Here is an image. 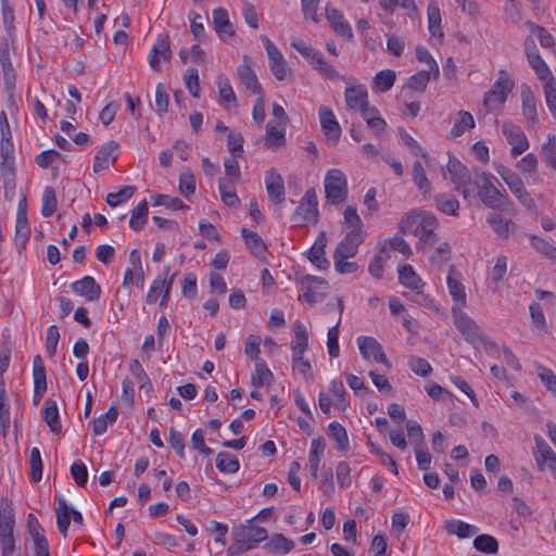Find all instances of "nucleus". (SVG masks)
Listing matches in <instances>:
<instances>
[{
    "instance_id": "nucleus-1",
    "label": "nucleus",
    "mask_w": 556,
    "mask_h": 556,
    "mask_svg": "<svg viewBox=\"0 0 556 556\" xmlns=\"http://www.w3.org/2000/svg\"><path fill=\"white\" fill-rule=\"evenodd\" d=\"M475 178L477 195L485 206L511 216L517 214L514 203L496 188L497 178L495 176L483 170H476Z\"/></svg>"
},
{
    "instance_id": "nucleus-2",
    "label": "nucleus",
    "mask_w": 556,
    "mask_h": 556,
    "mask_svg": "<svg viewBox=\"0 0 556 556\" xmlns=\"http://www.w3.org/2000/svg\"><path fill=\"white\" fill-rule=\"evenodd\" d=\"M454 325L463 334L464 339L472 345L484 344L489 350L497 351V345L488 340L476 321L468 316L459 306L452 307Z\"/></svg>"
},
{
    "instance_id": "nucleus-3",
    "label": "nucleus",
    "mask_w": 556,
    "mask_h": 556,
    "mask_svg": "<svg viewBox=\"0 0 556 556\" xmlns=\"http://www.w3.org/2000/svg\"><path fill=\"white\" fill-rule=\"evenodd\" d=\"M515 87L514 79L510 78L508 73L505 70H501L498 72V77L493 84L492 88L484 93L483 97V106L486 112L501 110L508 94L513 91Z\"/></svg>"
},
{
    "instance_id": "nucleus-4",
    "label": "nucleus",
    "mask_w": 556,
    "mask_h": 556,
    "mask_svg": "<svg viewBox=\"0 0 556 556\" xmlns=\"http://www.w3.org/2000/svg\"><path fill=\"white\" fill-rule=\"evenodd\" d=\"M267 539V531L262 527L242 526L235 532V543L227 549L228 556H238L254 548Z\"/></svg>"
},
{
    "instance_id": "nucleus-5",
    "label": "nucleus",
    "mask_w": 556,
    "mask_h": 556,
    "mask_svg": "<svg viewBox=\"0 0 556 556\" xmlns=\"http://www.w3.org/2000/svg\"><path fill=\"white\" fill-rule=\"evenodd\" d=\"M15 519L13 508L9 502H2L0 506V548L1 556H13L15 539L13 535Z\"/></svg>"
},
{
    "instance_id": "nucleus-6",
    "label": "nucleus",
    "mask_w": 556,
    "mask_h": 556,
    "mask_svg": "<svg viewBox=\"0 0 556 556\" xmlns=\"http://www.w3.org/2000/svg\"><path fill=\"white\" fill-rule=\"evenodd\" d=\"M498 175L508 186L511 193L517 198L519 203L528 211L535 212L536 203L529 191L526 189L522 179L509 168L501 166L497 168Z\"/></svg>"
},
{
    "instance_id": "nucleus-7",
    "label": "nucleus",
    "mask_w": 556,
    "mask_h": 556,
    "mask_svg": "<svg viewBox=\"0 0 556 556\" xmlns=\"http://www.w3.org/2000/svg\"><path fill=\"white\" fill-rule=\"evenodd\" d=\"M325 192L327 200L332 204H341L348 198V182L344 174L337 168L327 172L325 177Z\"/></svg>"
},
{
    "instance_id": "nucleus-8",
    "label": "nucleus",
    "mask_w": 556,
    "mask_h": 556,
    "mask_svg": "<svg viewBox=\"0 0 556 556\" xmlns=\"http://www.w3.org/2000/svg\"><path fill=\"white\" fill-rule=\"evenodd\" d=\"M292 220L298 225L316 224L318 220L317 197L313 188L307 189L296 207Z\"/></svg>"
},
{
    "instance_id": "nucleus-9",
    "label": "nucleus",
    "mask_w": 556,
    "mask_h": 556,
    "mask_svg": "<svg viewBox=\"0 0 556 556\" xmlns=\"http://www.w3.org/2000/svg\"><path fill=\"white\" fill-rule=\"evenodd\" d=\"M328 290L326 280L315 276H305L302 279V295L299 300H304L309 304H315L323 300Z\"/></svg>"
},
{
    "instance_id": "nucleus-10",
    "label": "nucleus",
    "mask_w": 556,
    "mask_h": 556,
    "mask_svg": "<svg viewBox=\"0 0 556 556\" xmlns=\"http://www.w3.org/2000/svg\"><path fill=\"white\" fill-rule=\"evenodd\" d=\"M56 523L59 531L65 538L71 523V518L73 519L75 525L83 526V515L73 507H70L65 498L60 496L56 498Z\"/></svg>"
},
{
    "instance_id": "nucleus-11",
    "label": "nucleus",
    "mask_w": 556,
    "mask_h": 556,
    "mask_svg": "<svg viewBox=\"0 0 556 556\" xmlns=\"http://www.w3.org/2000/svg\"><path fill=\"white\" fill-rule=\"evenodd\" d=\"M503 134L511 146V155L518 156L529 148V141L521 128L511 122H504L502 125Z\"/></svg>"
},
{
    "instance_id": "nucleus-12",
    "label": "nucleus",
    "mask_w": 556,
    "mask_h": 556,
    "mask_svg": "<svg viewBox=\"0 0 556 556\" xmlns=\"http://www.w3.org/2000/svg\"><path fill=\"white\" fill-rule=\"evenodd\" d=\"M525 50L529 65L535 72L538 78L541 81L546 83L549 81L551 78H555L545 61L539 54L536 46L533 40L526 41Z\"/></svg>"
},
{
    "instance_id": "nucleus-13",
    "label": "nucleus",
    "mask_w": 556,
    "mask_h": 556,
    "mask_svg": "<svg viewBox=\"0 0 556 556\" xmlns=\"http://www.w3.org/2000/svg\"><path fill=\"white\" fill-rule=\"evenodd\" d=\"M118 148V143L113 140L103 144L94 155L93 173L99 174L109 169L110 165H114L117 161Z\"/></svg>"
},
{
    "instance_id": "nucleus-14",
    "label": "nucleus",
    "mask_w": 556,
    "mask_h": 556,
    "mask_svg": "<svg viewBox=\"0 0 556 556\" xmlns=\"http://www.w3.org/2000/svg\"><path fill=\"white\" fill-rule=\"evenodd\" d=\"M358 349L365 359H374L390 367V363L382 351L380 343L372 337H359L357 339Z\"/></svg>"
},
{
    "instance_id": "nucleus-15",
    "label": "nucleus",
    "mask_w": 556,
    "mask_h": 556,
    "mask_svg": "<svg viewBox=\"0 0 556 556\" xmlns=\"http://www.w3.org/2000/svg\"><path fill=\"white\" fill-rule=\"evenodd\" d=\"M237 75L240 83L252 93L261 94L263 92L262 86L257 80L256 74L253 70V61L244 55L243 62L237 68Z\"/></svg>"
},
{
    "instance_id": "nucleus-16",
    "label": "nucleus",
    "mask_w": 556,
    "mask_h": 556,
    "mask_svg": "<svg viewBox=\"0 0 556 556\" xmlns=\"http://www.w3.org/2000/svg\"><path fill=\"white\" fill-rule=\"evenodd\" d=\"M536 451L534 458L540 470H544L545 466L552 471L556 467V454L553 452L546 441L539 434L534 435Z\"/></svg>"
},
{
    "instance_id": "nucleus-17",
    "label": "nucleus",
    "mask_w": 556,
    "mask_h": 556,
    "mask_svg": "<svg viewBox=\"0 0 556 556\" xmlns=\"http://www.w3.org/2000/svg\"><path fill=\"white\" fill-rule=\"evenodd\" d=\"M363 242L362 231H349L339 242L333 258H351L356 255L359 244Z\"/></svg>"
},
{
    "instance_id": "nucleus-18",
    "label": "nucleus",
    "mask_w": 556,
    "mask_h": 556,
    "mask_svg": "<svg viewBox=\"0 0 556 556\" xmlns=\"http://www.w3.org/2000/svg\"><path fill=\"white\" fill-rule=\"evenodd\" d=\"M438 227V220L432 214H424L416 227L415 235L420 242L427 245H433L438 241L434 230Z\"/></svg>"
},
{
    "instance_id": "nucleus-19",
    "label": "nucleus",
    "mask_w": 556,
    "mask_h": 556,
    "mask_svg": "<svg viewBox=\"0 0 556 556\" xmlns=\"http://www.w3.org/2000/svg\"><path fill=\"white\" fill-rule=\"evenodd\" d=\"M265 186L268 198L275 204H280L285 201L286 191L285 184L281 175L275 169H270L265 176Z\"/></svg>"
},
{
    "instance_id": "nucleus-20",
    "label": "nucleus",
    "mask_w": 556,
    "mask_h": 556,
    "mask_svg": "<svg viewBox=\"0 0 556 556\" xmlns=\"http://www.w3.org/2000/svg\"><path fill=\"white\" fill-rule=\"evenodd\" d=\"M0 167L1 172L5 176H11L13 174V164H14V156H13V143L11 141V131L8 129L5 131L2 128V138L0 142Z\"/></svg>"
},
{
    "instance_id": "nucleus-21",
    "label": "nucleus",
    "mask_w": 556,
    "mask_h": 556,
    "mask_svg": "<svg viewBox=\"0 0 556 556\" xmlns=\"http://www.w3.org/2000/svg\"><path fill=\"white\" fill-rule=\"evenodd\" d=\"M521 108L522 115L528 123L534 125L538 123V110L536 99L531 90V87L527 84H522L520 87Z\"/></svg>"
},
{
    "instance_id": "nucleus-22",
    "label": "nucleus",
    "mask_w": 556,
    "mask_h": 556,
    "mask_svg": "<svg viewBox=\"0 0 556 556\" xmlns=\"http://www.w3.org/2000/svg\"><path fill=\"white\" fill-rule=\"evenodd\" d=\"M71 287L75 294L86 296L88 301H96L101 295V287L91 276H85L83 279L73 282Z\"/></svg>"
},
{
    "instance_id": "nucleus-23",
    "label": "nucleus",
    "mask_w": 556,
    "mask_h": 556,
    "mask_svg": "<svg viewBox=\"0 0 556 556\" xmlns=\"http://www.w3.org/2000/svg\"><path fill=\"white\" fill-rule=\"evenodd\" d=\"M486 222L501 239H507L517 228V225L510 219H504L498 213L490 212Z\"/></svg>"
},
{
    "instance_id": "nucleus-24",
    "label": "nucleus",
    "mask_w": 556,
    "mask_h": 556,
    "mask_svg": "<svg viewBox=\"0 0 556 556\" xmlns=\"http://www.w3.org/2000/svg\"><path fill=\"white\" fill-rule=\"evenodd\" d=\"M447 287L451 296L455 302L459 303V307H463L466 305V292L465 287L462 283V275L459 271H457L454 266L450 267L448 275H447Z\"/></svg>"
},
{
    "instance_id": "nucleus-25",
    "label": "nucleus",
    "mask_w": 556,
    "mask_h": 556,
    "mask_svg": "<svg viewBox=\"0 0 556 556\" xmlns=\"http://www.w3.org/2000/svg\"><path fill=\"white\" fill-rule=\"evenodd\" d=\"M319 119L326 136L337 141L340 138L341 128L332 111L327 106H320Z\"/></svg>"
},
{
    "instance_id": "nucleus-26",
    "label": "nucleus",
    "mask_w": 556,
    "mask_h": 556,
    "mask_svg": "<svg viewBox=\"0 0 556 556\" xmlns=\"http://www.w3.org/2000/svg\"><path fill=\"white\" fill-rule=\"evenodd\" d=\"M293 331L294 341L291 344L292 358H301V355H303L308 348L307 328L303 323L296 320L293 325Z\"/></svg>"
},
{
    "instance_id": "nucleus-27",
    "label": "nucleus",
    "mask_w": 556,
    "mask_h": 556,
    "mask_svg": "<svg viewBox=\"0 0 556 556\" xmlns=\"http://www.w3.org/2000/svg\"><path fill=\"white\" fill-rule=\"evenodd\" d=\"M172 51L168 36H160L149 59L150 66L155 71H160V58L164 61H168Z\"/></svg>"
},
{
    "instance_id": "nucleus-28",
    "label": "nucleus",
    "mask_w": 556,
    "mask_h": 556,
    "mask_svg": "<svg viewBox=\"0 0 556 556\" xmlns=\"http://www.w3.org/2000/svg\"><path fill=\"white\" fill-rule=\"evenodd\" d=\"M345 102L349 109H361L368 102V92L365 86H346L345 88Z\"/></svg>"
},
{
    "instance_id": "nucleus-29",
    "label": "nucleus",
    "mask_w": 556,
    "mask_h": 556,
    "mask_svg": "<svg viewBox=\"0 0 556 556\" xmlns=\"http://www.w3.org/2000/svg\"><path fill=\"white\" fill-rule=\"evenodd\" d=\"M326 236L321 232L309 251V261L319 269H326L329 262L325 257Z\"/></svg>"
},
{
    "instance_id": "nucleus-30",
    "label": "nucleus",
    "mask_w": 556,
    "mask_h": 556,
    "mask_svg": "<svg viewBox=\"0 0 556 556\" xmlns=\"http://www.w3.org/2000/svg\"><path fill=\"white\" fill-rule=\"evenodd\" d=\"M43 419L50 428V431L60 434L62 425L60 421L59 409L54 401L47 400L42 407Z\"/></svg>"
},
{
    "instance_id": "nucleus-31",
    "label": "nucleus",
    "mask_w": 556,
    "mask_h": 556,
    "mask_svg": "<svg viewBox=\"0 0 556 556\" xmlns=\"http://www.w3.org/2000/svg\"><path fill=\"white\" fill-rule=\"evenodd\" d=\"M399 279L401 283L418 294L424 287L421 278L416 274L412 265L405 264L399 268Z\"/></svg>"
},
{
    "instance_id": "nucleus-32",
    "label": "nucleus",
    "mask_w": 556,
    "mask_h": 556,
    "mask_svg": "<svg viewBox=\"0 0 556 556\" xmlns=\"http://www.w3.org/2000/svg\"><path fill=\"white\" fill-rule=\"evenodd\" d=\"M325 447H326V443L321 437L312 440L309 455H308V463H309L311 475L314 479L317 478L319 463H320L321 456L324 455Z\"/></svg>"
},
{
    "instance_id": "nucleus-33",
    "label": "nucleus",
    "mask_w": 556,
    "mask_h": 556,
    "mask_svg": "<svg viewBox=\"0 0 556 556\" xmlns=\"http://www.w3.org/2000/svg\"><path fill=\"white\" fill-rule=\"evenodd\" d=\"M241 235L251 253L256 257H263L266 252V245L263 239L256 232L247 228L241 229Z\"/></svg>"
},
{
    "instance_id": "nucleus-34",
    "label": "nucleus",
    "mask_w": 556,
    "mask_h": 556,
    "mask_svg": "<svg viewBox=\"0 0 556 556\" xmlns=\"http://www.w3.org/2000/svg\"><path fill=\"white\" fill-rule=\"evenodd\" d=\"M328 435L336 442L339 451H348L350 448L349 437L345 428L338 421H332L328 426Z\"/></svg>"
},
{
    "instance_id": "nucleus-35",
    "label": "nucleus",
    "mask_w": 556,
    "mask_h": 556,
    "mask_svg": "<svg viewBox=\"0 0 556 556\" xmlns=\"http://www.w3.org/2000/svg\"><path fill=\"white\" fill-rule=\"evenodd\" d=\"M327 17L338 35L346 39H351L353 37L351 26L344 21L343 15L338 10H327Z\"/></svg>"
},
{
    "instance_id": "nucleus-36",
    "label": "nucleus",
    "mask_w": 556,
    "mask_h": 556,
    "mask_svg": "<svg viewBox=\"0 0 556 556\" xmlns=\"http://www.w3.org/2000/svg\"><path fill=\"white\" fill-rule=\"evenodd\" d=\"M428 28L432 36L442 38L444 36L441 28V11L435 1L429 3L427 9Z\"/></svg>"
},
{
    "instance_id": "nucleus-37",
    "label": "nucleus",
    "mask_w": 556,
    "mask_h": 556,
    "mask_svg": "<svg viewBox=\"0 0 556 556\" xmlns=\"http://www.w3.org/2000/svg\"><path fill=\"white\" fill-rule=\"evenodd\" d=\"M213 24L218 35H235L232 24L230 23L228 13L225 9L218 8L213 11Z\"/></svg>"
},
{
    "instance_id": "nucleus-38",
    "label": "nucleus",
    "mask_w": 556,
    "mask_h": 556,
    "mask_svg": "<svg viewBox=\"0 0 556 556\" xmlns=\"http://www.w3.org/2000/svg\"><path fill=\"white\" fill-rule=\"evenodd\" d=\"M267 58L273 75L276 77V79L283 80L287 77L288 68L281 52L277 48L273 52L267 53Z\"/></svg>"
},
{
    "instance_id": "nucleus-39",
    "label": "nucleus",
    "mask_w": 556,
    "mask_h": 556,
    "mask_svg": "<svg viewBox=\"0 0 556 556\" xmlns=\"http://www.w3.org/2000/svg\"><path fill=\"white\" fill-rule=\"evenodd\" d=\"M475 127V119L471 113L467 111H459L457 119L450 131L452 138H457L464 135L467 129Z\"/></svg>"
},
{
    "instance_id": "nucleus-40",
    "label": "nucleus",
    "mask_w": 556,
    "mask_h": 556,
    "mask_svg": "<svg viewBox=\"0 0 556 556\" xmlns=\"http://www.w3.org/2000/svg\"><path fill=\"white\" fill-rule=\"evenodd\" d=\"M445 530L448 534H455L459 539L469 538L478 532V528L460 520H450L445 523Z\"/></svg>"
},
{
    "instance_id": "nucleus-41",
    "label": "nucleus",
    "mask_w": 556,
    "mask_h": 556,
    "mask_svg": "<svg viewBox=\"0 0 556 556\" xmlns=\"http://www.w3.org/2000/svg\"><path fill=\"white\" fill-rule=\"evenodd\" d=\"M147 219H148V202H147V200L143 199L131 211L129 226L132 230L139 231L147 224Z\"/></svg>"
},
{
    "instance_id": "nucleus-42",
    "label": "nucleus",
    "mask_w": 556,
    "mask_h": 556,
    "mask_svg": "<svg viewBox=\"0 0 556 556\" xmlns=\"http://www.w3.org/2000/svg\"><path fill=\"white\" fill-rule=\"evenodd\" d=\"M329 391L334 397L333 405L341 412H345L349 407V401L346 400V391L343 382L339 379H333L330 382Z\"/></svg>"
},
{
    "instance_id": "nucleus-43",
    "label": "nucleus",
    "mask_w": 556,
    "mask_h": 556,
    "mask_svg": "<svg viewBox=\"0 0 556 556\" xmlns=\"http://www.w3.org/2000/svg\"><path fill=\"white\" fill-rule=\"evenodd\" d=\"M10 428L9 399L5 393L4 383L0 381V431L3 437Z\"/></svg>"
},
{
    "instance_id": "nucleus-44",
    "label": "nucleus",
    "mask_w": 556,
    "mask_h": 556,
    "mask_svg": "<svg viewBox=\"0 0 556 556\" xmlns=\"http://www.w3.org/2000/svg\"><path fill=\"white\" fill-rule=\"evenodd\" d=\"M216 467L222 472L235 473L239 470L240 464L235 455L228 452H220L216 457Z\"/></svg>"
},
{
    "instance_id": "nucleus-45",
    "label": "nucleus",
    "mask_w": 556,
    "mask_h": 556,
    "mask_svg": "<svg viewBox=\"0 0 556 556\" xmlns=\"http://www.w3.org/2000/svg\"><path fill=\"white\" fill-rule=\"evenodd\" d=\"M446 169L455 187L459 182H464V178H466V175L469 173L468 168L465 165H463L456 157L451 155L446 164Z\"/></svg>"
},
{
    "instance_id": "nucleus-46",
    "label": "nucleus",
    "mask_w": 556,
    "mask_h": 556,
    "mask_svg": "<svg viewBox=\"0 0 556 556\" xmlns=\"http://www.w3.org/2000/svg\"><path fill=\"white\" fill-rule=\"evenodd\" d=\"M265 143L270 149L285 144V129L274 126L270 122L266 125Z\"/></svg>"
},
{
    "instance_id": "nucleus-47",
    "label": "nucleus",
    "mask_w": 556,
    "mask_h": 556,
    "mask_svg": "<svg viewBox=\"0 0 556 556\" xmlns=\"http://www.w3.org/2000/svg\"><path fill=\"white\" fill-rule=\"evenodd\" d=\"M437 208L447 215L456 216L459 210V202L457 199L446 194H438L434 198Z\"/></svg>"
},
{
    "instance_id": "nucleus-48",
    "label": "nucleus",
    "mask_w": 556,
    "mask_h": 556,
    "mask_svg": "<svg viewBox=\"0 0 556 556\" xmlns=\"http://www.w3.org/2000/svg\"><path fill=\"white\" fill-rule=\"evenodd\" d=\"M251 380L254 387H262L270 383L273 380V372L266 366L264 361H257L255 363V370Z\"/></svg>"
},
{
    "instance_id": "nucleus-49",
    "label": "nucleus",
    "mask_w": 556,
    "mask_h": 556,
    "mask_svg": "<svg viewBox=\"0 0 556 556\" xmlns=\"http://www.w3.org/2000/svg\"><path fill=\"white\" fill-rule=\"evenodd\" d=\"M396 75L392 70H383L376 74L374 78V88L380 92L390 90L395 81Z\"/></svg>"
},
{
    "instance_id": "nucleus-50",
    "label": "nucleus",
    "mask_w": 556,
    "mask_h": 556,
    "mask_svg": "<svg viewBox=\"0 0 556 556\" xmlns=\"http://www.w3.org/2000/svg\"><path fill=\"white\" fill-rule=\"evenodd\" d=\"M34 388L47 390V377L43 361L40 355H36L33 362Z\"/></svg>"
},
{
    "instance_id": "nucleus-51",
    "label": "nucleus",
    "mask_w": 556,
    "mask_h": 556,
    "mask_svg": "<svg viewBox=\"0 0 556 556\" xmlns=\"http://www.w3.org/2000/svg\"><path fill=\"white\" fill-rule=\"evenodd\" d=\"M473 546L477 551L486 554H496L498 551V543L496 539L489 534H480L473 540Z\"/></svg>"
},
{
    "instance_id": "nucleus-52",
    "label": "nucleus",
    "mask_w": 556,
    "mask_h": 556,
    "mask_svg": "<svg viewBox=\"0 0 556 556\" xmlns=\"http://www.w3.org/2000/svg\"><path fill=\"white\" fill-rule=\"evenodd\" d=\"M16 235L23 239H26L29 235L25 197L21 200L18 204V211L16 216Z\"/></svg>"
},
{
    "instance_id": "nucleus-53",
    "label": "nucleus",
    "mask_w": 556,
    "mask_h": 556,
    "mask_svg": "<svg viewBox=\"0 0 556 556\" xmlns=\"http://www.w3.org/2000/svg\"><path fill=\"white\" fill-rule=\"evenodd\" d=\"M264 548L269 551H278L289 553L294 548L292 540L286 538L283 534H274L269 542L264 545Z\"/></svg>"
},
{
    "instance_id": "nucleus-54",
    "label": "nucleus",
    "mask_w": 556,
    "mask_h": 556,
    "mask_svg": "<svg viewBox=\"0 0 556 556\" xmlns=\"http://www.w3.org/2000/svg\"><path fill=\"white\" fill-rule=\"evenodd\" d=\"M312 67L327 79L334 80L341 78L345 80V77L341 76L340 73L325 60L323 54L313 63Z\"/></svg>"
},
{
    "instance_id": "nucleus-55",
    "label": "nucleus",
    "mask_w": 556,
    "mask_h": 556,
    "mask_svg": "<svg viewBox=\"0 0 556 556\" xmlns=\"http://www.w3.org/2000/svg\"><path fill=\"white\" fill-rule=\"evenodd\" d=\"M507 274V257L500 255L496 257L495 264L490 271V280L496 288L503 281Z\"/></svg>"
},
{
    "instance_id": "nucleus-56",
    "label": "nucleus",
    "mask_w": 556,
    "mask_h": 556,
    "mask_svg": "<svg viewBox=\"0 0 556 556\" xmlns=\"http://www.w3.org/2000/svg\"><path fill=\"white\" fill-rule=\"evenodd\" d=\"M413 180L421 192L425 194L430 192L431 184L428 180L424 166L419 161H416L413 165Z\"/></svg>"
},
{
    "instance_id": "nucleus-57",
    "label": "nucleus",
    "mask_w": 556,
    "mask_h": 556,
    "mask_svg": "<svg viewBox=\"0 0 556 556\" xmlns=\"http://www.w3.org/2000/svg\"><path fill=\"white\" fill-rule=\"evenodd\" d=\"M136 192V187L134 186H124L117 192H111L106 195V203L115 207L121 203L129 200Z\"/></svg>"
},
{
    "instance_id": "nucleus-58",
    "label": "nucleus",
    "mask_w": 556,
    "mask_h": 556,
    "mask_svg": "<svg viewBox=\"0 0 556 556\" xmlns=\"http://www.w3.org/2000/svg\"><path fill=\"white\" fill-rule=\"evenodd\" d=\"M56 205L58 200L54 189L52 187H46L42 193V216L50 217L55 212Z\"/></svg>"
},
{
    "instance_id": "nucleus-59",
    "label": "nucleus",
    "mask_w": 556,
    "mask_h": 556,
    "mask_svg": "<svg viewBox=\"0 0 556 556\" xmlns=\"http://www.w3.org/2000/svg\"><path fill=\"white\" fill-rule=\"evenodd\" d=\"M432 75L431 71H419L410 76L407 87L412 90L422 92L427 88Z\"/></svg>"
},
{
    "instance_id": "nucleus-60",
    "label": "nucleus",
    "mask_w": 556,
    "mask_h": 556,
    "mask_svg": "<svg viewBox=\"0 0 556 556\" xmlns=\"http://www.w3.org/2000/svg\"><path fill=\"white\" fill-rule=\"evenodd\" d=\"M532 247L549 260L556 261V248L543 238L531 236Z\"/></svg>"
},
{
    "instance_id": "nucleus-61",
    "label": "nucleus",
    "mask_w": 556,
    "mask_h": 556,
    "mask_svg": "<svg viewBox=\"0 0 556 556\" xmlns=\"http://www.w3.org/2000/svg\"><path fill=\"white\" fill-rule=\"evenodd\" d=\"M542 156L546 164L556 170V137L548 135L547 142L542 148Z\"/></svg>"
},
{
    "instance_id": "nucleus-62",
    "label": "nucleus",
    "mask_w": 556,
    "mask_h": 556,
    "mask_svg": "<svg viewBox=\"0 0 556 556\" xmlns=\"http://www.w3.org/2000/svg\"><path fill=\"white\" fill-rule=\"evenodd\" d=\"M544 96L546 105L552 113L553 117L556 118V80L551 78L549 81L543 85Z\"/></svg>"
},
{
    "instance_id": "nucleus-63",
    "label": "nucleus",
    "mask_w": 556,
    "mask_h": 556,
    "mask_svg": "<svg viewBox=\"0 0 556 556\" xmlns=\"http://www.w3.org/2000/svg\"><path fill=\"white\" fill-rule=\"evenodd\" d=\"M291 46L304 56L311 65L317 61L321 52L317 49L306 46L302 40L292 41Z\"/></svg>"
},
{
    "instance_id": "nucleus-64",
    "label": "nucleus",
    "mask_w": 556,
    "mask_h": 556,
    "mask_svg": "<svg viewBox=\"0 0 556 556\" xmlns=\"http://www.w3.org/2000/svg\"><path fill=\"white\" fill-rule=\"evenodd\" d=\"M538 376L540 377L546 389L555 394L556 392V375L548 368L538 365Z\"/></svg>"
}]
</instances>
